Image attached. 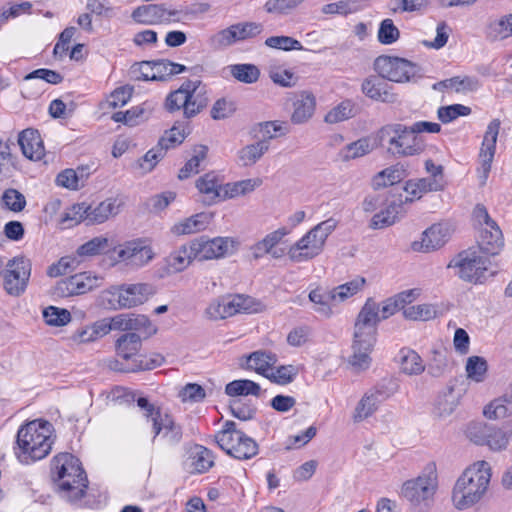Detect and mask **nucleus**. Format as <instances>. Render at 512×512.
<instances>
[{"label":"nucleus","mask_w":512,"mask_h":512,"mask_svg":"<svg viewBox=\"0 0 512 512\" xmlns=\"http://www.w3.org/2000/svg\"><path fill=\"white\" fill-rule=\"evenodd\" d=\"M112 330L138 332L144 338H148L156 333L157 328L151 323L149 318L141 314H118L110 317Z\"/></svg>","instance_id":"aec40b11"},{"label":"nucleus","mask_w":512,"mask_h":512,"mask_svg":"<svg viewBox=\"0 0 512 512\" xmlns=\"http://www.w3.org/2000/svg\"><path fill=\"white\" fill-rule=\"evenodd\" d=\"M488 365L486 360L480 356H470L465 365L467 378L475 383L485 380Z\"/></svg>","instance_id":"6e6d98bb"},{"label":"nucleus","mask_w":512,"mask_h":512,"mask_svg":"<svg viewBox=\"0 0 512 512\" xmlns=\"http://www.w3.org/2000/svg\"><path fill=\"white\" fill-rule=\"evenodd\" d=\"M501 122L499 119H493L487 126L486 132L481 144L479 159L481 167L485 173L491 169V164L496 151V143L500 130Z\"/></svg>","instance_id":"cd10ccee"},{"label":"nucleus","mask_w":512,"mask_h":512,"mask_svg":"<svg viewBox=\"0 0 512 512\" xmlns=\"http://www.w3.org/2000/svg\"><path fill=\"white\" fill-rule=\"evenodd\" d=\"M277 361L278 357L276 354L270 351L258 350L247 356L246 363L248 369L254 370L256 373L267 378Z\"/></svg>","instance_id":"f704fd0d"},{"label":"nucleus","mask_w":512,"mask_h":512,"mask_svg":"<svg viewBox=\"0 0 512 512\" xmlns=\"http://www.w3.org/2000/svg\"><path fill=\"white\" fill-rule=\"evenodd\" d=\"M268 75L274 84L285 88L295 86L298 81V77L293 71L277 65H271L269 67Z\"/></svg>","instance_id":"e2e57ef3"},{"label":"nucleus","mask_w":512,"mask_h":512,"mask_svg":"<svg viewBox=\"0 0 512 512\" xmlns=\"http://www.w3.org/2000/svg\"><path fill=\"white\" fill-rule=\"evenodd\" d=\"M89 210L90 206L84 202L74 204L62 214L60 222L65 227H73L82 221L89 223Z\"/></svg>","instance_id":"3c124183"},{"label":"nucleus","mask_w":512,"mask_h":512,"mask_svg":"<svg viewBox=\"0 0 512 512\" xmlns=\"http://www.w3.org/2000/svg\"><path fill=\"white\" fill-rule=\"evenodd\" d=\"M196 89L190 92L187 97V103L184 107V115L186 118H192L206 107L208 99L204 96L201 81L196 80Z\"/></svg>","instance_id":"09e8293b"},{"label":"nucleus","mask_w":512,"mask_h":512,"mask_svg":"<svg viewBox=\"0 0 512 512\" xmlns=\"http://www.w3.org/2000/svg\"><path fill=\"white\" fill-rule=\"evenodd\" d=\"M190 129L184 123H175V125L160 138L159 146H162L166 151L171 147L181 144L186 136L189 134Z\"/></svg>","instance_id":"603ef678"},{"label":"nucleus","mask_w":512,"mask_h":512,"mask_svg":"<svg viewBox=\"0 0 512 512\" xmlns=\"http://www.w3.org/2000/svg\"><path fill=\"white\" fill-rule=\"evenodd\" d=\"M464 395V390L457 388L455 384L448 385L438 395L434 405V415L440 419H445L452 415L460 404Z\"/></svg>","instance_id":"bb28decb"},{"label":"nucleus","mask_w":512,"mask_h":512,"mask_svg":"<svg viewBox=\"0 0 512 512\" xmlns=\"http://www.w3.org/2000/svg\"><path fill=\"white\" fill-rule=\"evenodd\" d=\"M487 37L492 41H501L512 37V13L492 21L487 28Z\"/></svg>","instance_id":"c03bdc74"},{"label":"nucleus","mask_w":512,"mask_h":512,"mask_svg":"<svg viewBox=\"0 0 512 512\" xmlns=\"http://www.w3.org/2000/svg\"><path fill=\"white\" fill-rule=\"evenodd\" d=\"M337 221L329 218L320 222L297 242L290 246L287 254L289 259L295 263L309 261L322 253L326 240L336 229Z\"/></svg>","instance_id":"39448f33"},{"label":"nucleus","mask_w":512,"mask_h":512,"mask_svg":"<svg viewBox=\"0 0 512 512\" xmlns=\"http://www.w3.org/2000/svg\"><path fill=\"white\" fill-rule=\"evenodd\" d=\"M261 184L259 179H246L224 185V199L235 198L252 192Z\"/></svg>","instance_id":"052dcab7"},{"label":"nucleus","mask_w":512,"mask_h":512,"mask_svg":"<svg viewBox=\"0 0 512 512\" xmlns=\"http://www.w3.org/2000/svg\"><path fill=\"white\" fill-rule=\"evenodd\" d=\"M56 441L52 423L44 419H34L22 424L16 434L13 452L19 463L34 464L46 458Z\"/></svg>","instance_id":"f03ea898"},{"label":"nucleus","mask_w":512,"mask_h":512,"mask_svg":"<svg viewBox=\"0 0 512 512\" xmlns=\"http://www.w3.org/2000/svg\"><path fill=\"white\" fill-rule=\"evenodd\" d=\"M309 299L315 305L314 310L317 313L326 317L332 314V304H336L332 298V289L327 291L321 289L312 290L309 293Z\"/></svg>","instance_id":"864d4df0"},{"label":"nucleus","mask_w":512,"mask_h":512,"mask_svg":"<svg viewBox=\"0 0 512 512\" xmlns=\"http://www.w3.org/2000/svg\"><path fill=\"white\" fill-rule=\"evenodd\" d=\"M453 231L449 222L435 223L422 233L421 240L412 243V249L417 252L437 250L448 242Z\"/></svg>","instance_id":"a211bd4d"},{"label":"nucleus","mask_w":512,"mask_h":512,"mask_svg":"<svg viewBox=\"0 0 512 512\" xmlns=\"http://www.w3.org/2000/svg\"><path fill=\"white\" fill-rule=\"evenodd\" d=\"M391 395L392 392L386 391L384 386L380 385L368 390L354 409L353 421L359 423L372 416L378 410L380 404Z\"/></svg>","instance_id":"5701e85b"},{"label":"nucleus","mask_w":512,"mask_h":512,"mask_svg":"<svg viewBox=\"0 0 512 512\" xmlns=\"http://www.w3.org/2000/svg\"><path fill=\"white\" fill-rule=\"evenodd\" d=\"M210 223V216L198 213L175 223L170 232L175 236L189 235L204 231Z\"/></svg>","instance_id":"473e14b6"},{"label":"nucleus","mask_w":512,"mask_h":512,"mask_svg":"<svg viewBox=\"0 0 512 512\" xmlns=\"http://www.w3.org/2000/svg\"><path fill=\"white\" fill-rule=\"evenodd\" d=\"M103 284V277L91 271L79 272L59 280L54 295L67 298L86 294Z\"/></svg>","instance_id":"2eb2a0df"},{"label":"nucleus","mask_w":512,"mask_h":512,"mask_svg":"<svg viewBox=\"0 0 512 512\" xmlns=\"http://www.w3.org/2000/svg\"><path fill=\"white\" fill-rule=\"evenodd\" d=\"M491 480V466L484 460L469 465L456 480L452 490V503L458 510L477 504L486 494Z\"/></svg>","instance_id":"7ed1b4c3"},{"label":"nucleus","mask_w":512,"mask_h":512,"mask_svg":"<svg viewBox=\"0 0 512 512\" xmlns=\"http://www.w3.org/2000/svg\"><path fill=\"white\" fill-rule=\"evenodd\" d=\"M400 39V31L393 20L386 18L379 24L377 40L382 45H392Z\"/></svg>","instance_id":"69168bd1"},{"label":"nucleus","mask_w":512,"mask_h":512,"mask_svg":"<svg viewBox=\"0 0 512 512\" xmlns=\"http://www.w3.org/2000/svg\"><path fill=\"white\" fill-rule=\"evenodd\" d=\"M473 225L477 230L479 250L487 255H497L504 247L503 233L497 222L491 218L486 207L478 204L472 213Z\"/></svg>","instance_id":"0eeeda50"},{"label":"nucleus","mask_w":512,"mask_h":512,"mask_svg":"<svg viewBox=\"0 0 512 512\" xmlns=\"http://www.w3.org/2000/svg\"><path fill=\"white\" fill-rule=\"evenodd\" d=\"M155 293L152 285L147 283H137L123 285L121 287L112 286L106 289L104 297L117 296V299H109L111 307L120 306L123 308H131L143 304L150 296Z\"/></svg>","instance_id":"dca6fc26"},{"label":"nucleus","mask_w":512,"mask_h":512,"mask_svg":"<svg viewBox=\"0 0 512 512\" xmlns=\"http://www.w3.org/2000/svg\"><path fill=\"white\" fill-rule=\"evenodd\" d=\"M141 335L138 332L125 333L116 341V352L119 357L130 361L126 366L118 368L123 372H138L152 370L162 365L164 358L160 354L138 355L142 346Z\"/></svg>","instance_id":"423d86ee"},{"label":"nucleus","mask_w":512,"mask_h":512,"mask_svg":"<svg viewBox=\"0 0 512 512\" xmlns=\"http://www.w3.org/2000/svg\"><path fill=\"white\" fill-rule=\"evenodd\" d=\"M177 10L167 9L161 4H147L137 7L131 14L132 19L144 25H158L176 21Z\"/></svg>","instance_id":"412c9836"},{"label":"nucleus","mask_w":512,"mask_h":512,"mask_svg":"<svg viewBox=\"0 0 512 512\" xmlns=\"http://www.w3.org/2000/svg\"><path fill=\"white\" fill-rule=\"evenodd\" d=\"M154 257L155 252L145 238L125 241L109 251V260L113 266L123 264L131 269H140L148 265Z\"/></svg>","instance_id":"6e6552de"},{"label":"nucleus","mask_w":512,"mask_h":512,"mask_svg":"<svg viewBox=\"0 0 512 512\" xmlns=\"http://www.w3.org/2000/svg\"><path fill=\"white\" fill-rule=\"evenodd\" d=\"M269 146V141L262 139L242 147L237 153L240 165L244 167L254 165L269 150Z\"/></svg>","instance_id":"4c0bfd02"},{"label":"nucleus","mask_w":512,"mask_h":512,"mask_svg":"<svg viewBox=\"0 0 512 512\" xmlns=\"http://www.w3.org/2000/svg\"><path fill=\"white\" fill-rule=\"evenodd\" d=\"M208 153L207 146L197 145L193 148L192 157L180 169L179 179H187L193 174H197L200 170L201 163L206 159Z\"/></svg>","instance_id":"de8ad7c7"},{"label":"nucleus","mask_w":512,"mask_h":512,"mask_svg":"<svg viewBox=\"0 0 512 512\" xmlns=\"http://www.w3.org/2000/svg\"><path fill=\"white\" fill-rule=\"evenodd\" d=\"M355 105L353 101L346 99L333 107L324 117L329 124H336L354 116Z\"/></svg>","instance_id":"13d9d810"},{"label":"nucleus","mask_w":512,"mask_h":512,"mask_svg":"<svg viewBox=\"0 0 512 512\" xmlns=\"http://www.w3.org/2000/svg\"><path fill=\"white\" fill-rule=\"evenodd\" d=\"M152 429L153 442L160 440L166 445L174 446L179 444L183 437L182 427L167 413L156 415Z\"/></svg>","instance_id":"4be33fe9"},{"label":"nucleus","mask_w":512,"mask_h":512,"mask_svg":"<svg viewBox=\"0 0 512 512\" xmlns=\"http://www.w3.org/2000/svg\"><path fill=\"white\" fill-rule=\"evenodd\" d=\"M290 233L286 227H280L267 235L251 247L252 255L255 259H260L269 254L277 259L283 255V250H277L276 246L280 244L285 236Z\"/></svg>","instance_id":"a878e982"},{"label":"nucleus","mask_w":512,"mask_h":512,"mask_svg":"<svg viewBox=\"0 0 512 512\" xmlns=\"http://www.w3.org/2000/svg\"><path fill=\"white\" fill-rule=\"evenodd\" d=\"M365 284L366 279L364 277L357 276L351 281L333 288L332 298L336 304L342 303L362 291Z\"/></svg>","instance_id":"79ce46f5"},{"label":"nucleus","mask_w":512,"mask_h":512,"mask_svg":"<svg viewBox=\"0 0 512 512\" xmlns=\"http://www.w3.org/2000/svg\"><path fill=\"white\" fill-rule=\"evenodd\" d=\"M195 257L191 254V244L181 245L164 258V266L161 270V277L184 271Z\"/></svg>","instance_id":"c85d7f7f"},{"label":"nucleus","mask_w":512,"mask_h":512,"mask_svg":"<svg viewBox=\"0 0 512 512\" xmlns=\"http://www.w3.org/2000/svg\"><path fill=\"white\" fill-rule=\"evenodd\" d=\"M365 340L366 338L364 337L354 336L352 344V355L349 358V363L358 371L366 370L370 367V354L376 342V340H372L368 343Z\"/></svg>","instance_id":"2f4dec72"},{"label":"nucleus","mask_w":512,"mask_h":512,"mask_svg":"<svg viewBox=\"0 0 512 512\" xmlns=\"http://www.w3.org/2000/svg\"><path fill=\"white\" fill-rule=\"evenodd\" d=\"M362 93L373 101L382 103H395L398 96L393 92L391 85L379 74L366 77L361 84Z\"/></svg>","instance_id":"b1692460"},{"label":"nucleus","mask_w":512,"mask_h":512,"mask_svg":"<svg viewBox=\"0 0 512 512\" xmlns=\"http://www.w3.org/2000/svg\"><path fill=\"white\" fill-rule=\"evenodd\" d=\"M83 172V169L78 171L65 169L57 175L56 184L69 190H78L84 185L85 179Z\"/></svg>","instance_id":"bf43d9fd"},{"label":"nucleus","mask_w":512,"mask_h":512,"mask_svg":"<svg viewBox=\"0 0 512 512\" xmlns=\"http://www.w3.org/2000/svg\"><path fill=\"white\" fill-rule=\"evenodd\" d=\"M258 304L245 295H227L214 299L206 308V315L212 320L225 319L237 313L256 312Z\"/></svg>","instance_id":"f8f14e48"},{"label":"nucleus","mask_w":512,"mask_h":512,"mask_svg":"<svg viewBox=\"0 0 512 512\" xmlns=\"http://www.w3.org/2000/svg\"><path fill=\"white\" fill-rule=\"evenodd\" d=\"M471 440L479 445L486 444L493 451L505 449L509 441L504 431L495 428H485L481 436H471Z\"/></svg>","instance_id":"58836bf2"},{"label":"nucleus","mask_w":512,"mask_h":512,"mask_svg":"<svg viewBox=\"0 0 512 512\" xmlns=\"http://www.w3.org/2000/svg\"><path fill=\"white\" fill-rule=\"evenodd\" d=\"M237 43L232 25L219 30L208 38V44L213 50H224Z\"/></svg>","instance_id":"0e129e2a"},{"label":"nucleus","mask_w":512,"mask_h":512,"mask_svg":"<svg viewBox=\"0 0 512 512\" xmlns=\"http://www.w3.org/2000/svg\"><path fill=\"white\" fill-rule=\"evenodd\" d=\"M400 369L406 375H420L425 370L420 355L414 350L403 348L399 352Z\"/></svg>","instance_id":"a19ab883"},{"label":"nucleus","mask_w":512,"mask_h":512,"mask_svg":"<svg viewBox=\"0 0 512 512\" xmlns=\"http://www.w3.org/2000/svg\"><path fill=\"white\" fill-rule=\"evenodd\" d=\"M299 373V369L295 365L273 366L267 379L278 385H287L294 381Z\"/></svg>","instance_id":"680f3d73"},{"label":"nucleus","mask_w":512,"mask_h":512,"mask_svg":"<svg viewBox=\"0 0 512 512\" xmlns=\"http://www.w3.org/2000/svg\"><path fill=\"white\" fill-rule=\"evenodd\" d=\"M111 250L110 240L105 236H97L80 245L77 248L76 253L79 257L89 258L98 256L105 252L109 254V251Z\"/></svg>","instance_id":"37998d69"},{"label":"nucleus","mask_w":512,"mask_h":512,"mask_svg":"<svg viewBox=\"0 0 512 512\" xmlns=\"http://www.w3.org/2000/svg\"><path fill=\"white\" fill-rule=\"evenodd\" d=\"M215 439L219 447L235 459L248 460L258 454L255 440L238 430L233 421H226Z\"/></svg>","instance_id":"1a4fd4ad"},{"label":"nucleus","mask_w":512,"mask_h":512,"mask_svg":"<svg viewBox=\"0 0 512 512\" xmlns=\"http://www.w3.org/2000/svg\"><path fill=\"white\" fill-rule=\"evenodd\" d=\"M225 393L231 397L237 396H256L261 393L259 384L248 379H239L229 382L225 387Z\"/></svg>","instance_id":"a18cd8bd"},{"label":"nucleus","mask_w":512,"mask_h":512,"mask_svg":"<svg viewBox=\"0 0 512 512\" xmlns=\"http://www.w3.org/2000/svg\"><path fill=\"white\" fill-rule=\"evenodd\" d=\"M191 467L197 473H203L213 466V456L209 449L196 446L191 452Z\"/></svg>","instance_id":"4d7b16f0"},{"label":"nucleus","mask_w":512,"mask_h":512,"mask_svg":"<svg viewBox=\"0 0 512 512\" xmlns=\"http://www.w3.org/2000/svg\"><path fill=\"white\" fill-rule=\"evenodd\" d=\"M437 488V466L435 462H429L417 478L403 483L401 496L413 504H420L433 498Z\"/></svg>","instance_id":"9d476101"},{"label":"nucleus","mask_w":512,"mask_h":512,"mask_svg":"<svg viewBox=\"0 0 512 512\" xmlns=\"http://www.w3.org/2000/svg\"><path fill=\"white\" fill-rule=\"evenodd\" d=\"M444 189V181L441 178L424 177L418 179H411L405 183L404 191L406 197L404 202L412 203L419 200L429 192L441 191Z\"/></svg>","instance_id":"393cba45"},{"label":"nucleus","mask_w":512,"mask_h":512,"mask_svg":"<svg viewBox=\"0 0 512 512\" xmlns=\"http://www.w3.org/2000/svg\"><path fill=\"white\" fill-rule=\"evenodd\" d=\"M441 126L435 122L417 121L411 125L389 123L376 132L379 146L396 157H412L425 150V141L421 133H439Z\"/></svg>","instance_id":"f257e3e1"},{"label":"nucleus","mask_w":512,"mask_h":512,"mask_svg":"<svg viewBox=\"0 0 512 512\" xmlns=\"http://www.w3.org/2000/svg\"><path fill=\"white\" fill-rule=\"evenodd\" d=\"M379 142L377 138L363 137L344 146L340 151L342 161H350L368 155L377 146Z\"/></svg>","instance_id":"c9c22d12"},{"label":"nucleus","mask_w":512,"mask_h":512,"mask_svg":"<svg viewBox=\"0 0 512 512\" xmlns=\"http://www.w3.org/2000/svg\"><path fill=\"white\" fill-rule=\"evenodd\" d=\"M481 253L475 248L464 250L450 261L448 267L456 269V274L464 281L481 283L486 279L490 265L489 258Z\"/></svg>","instance_id":"9b49d317"},{"label":"nucleus","mask_w":512,"mask_h":512,"mask_svg":"<svg viewBox=\"0 0 512 512\" xmlns=\"http://www.w3.org/2000/svg\"><path fill=\"white\" fill-rule=\"evenodd\" d=\"M374 67L382 78L396 83L410 82L418 73L417 66L411 61L387 55L377 57Z\"/></svg>","instance_id":"ddd939ff"},{"label":"nucleus","mask_w":512,"mask_h":512,"mask_svg":"<svg viewBox=\"0 0 512 512\" xmlns=\"http://www.w3.org/2000/svg\"><path fill=\"white\" fill-rule=\"evenodd\" d=\"M191 254L198 261L224 258L235 248V240L230 237L207 238L201 236L190 242Z\"/></svg>","instance_id":"f3484780"},{"label":"nucleus","mask_w":512,"mask_h":512,"mask_svg":"<svg viewBox=\"0 0 512 512\" xmlns=\"http://www.w3.org/2000/svg\"><path fill=\"white\" fill-rule=\"evenodd\" d=\"M31 269V262L24 257L10 259L2 273L5 292L15 297L22 295L27 288Z\"/></svg>","instance_id":"4468645a"},{"label":"nucleus","mask_w":512,"mask_h":512,"mask_svg":"<svg viewBox=\"0 0 512 512\" xmlns=\"http://www.w3.org/2000/svg\"><path fill=\"white\" fill-rule=\"evenodd\" d=\"M196 86V82H184L178 90L171 92L167 96L165 103L166 109L170 112L179 110L181 108L184 109L185 103H187L188 94L193 92V90L196 89Z\"/></svg>","instance_id":"49530a36"},{"label":"nucleus","mask_w":512,"mask_h":512,"mask_svg":"<svg viewBox=\"0 0 512 512\" xmlns=\"http://www.w3.org/2000/svg\"><path fill=\"white\" fill-rule=\"evenodd\" d=\"M230 74L239 82L245 84L256 83L260 78L259 68L250 63L233 64L228 66Z\"/></svg>","instance_id":"8fccbe9b"},{"label":"nucleus","mask_w":512,"mask_h":512,"mask_svg":"<svg viewBox=\"0 0 512 512\" xmlns=\"http://www.w3.org/2000/svg\"><path fill=\"white\" fill-rule=\"evenodd\" d=\"M165 152L163 147L158 144L156 147L147 151L146 154L136 162L135 168L143 174L151 172L159 160L164 157Z\"/></svg>","instance_id":"338daca9"},{"label":"nucleus","mask_w":512,"mask_h":512,"mask_svg":"<svg viewBox=\"0 0 512 512\" xmlns=\"http://www.w3.org/2000/svg\"><path fill=\"white\" fill-rule=\"evenodd\" d=\"M293 113L291 121L294 124H303L307 122L315 112L316 98L309 91H301L296 95L293 102Z\"/></svg>","instance_id":"7c9ffc66"},{"label":"nucleus","mask_w":512,"mask_h":512,"mask_svg":"<svg viewBox=\"0 0 512 512\" xmlns=\"http://www.w3.org/2000/svg\"><path fill=\"white\" fill-rule=\"evenodd\" d=\"M18 143L23 155L30 160H41L45 154L43 141L37 130H23L19 134Z\"/></svg>","instance_id":"c756f323"},{"label":"nucleus","mask_w":512,"mask_h":512,"mask_svg":"<svg viewBox=\"0 0 512 512\" xmlns=\"http://www.w3.org/2000/svg\"><path fill=\"white\" fill-rule=\"evenodd\" d=\"M484 415L489 419H502L512 415V401L496 399L485 409Z\"/></svg>","instance_id":"774afa93"},{"label":"nucleus","mask_w":512,"mask_h":512,"mask_svg":"<svg viewBox=\"0 0 512 512\" xmlns=\"http://www.w3.org/2000/svg\"><path fill=\"white\" fill-rule=\"evenodd\" d=\"M52 473L63 498L73 502L85 495L88 480L77 457L70 453L56 455L52 460Z\"/></svg>","instance_id":"20e7f679"},{"label":"nucleus","mask_w":512,"mask_h":512,"mask_svg":"<svg viewBox=\"0 0 512 512\" xmlns=\"http://www.w3.org/2000/svg\"><path fill=\"white\" fill-rule=\"evenodd\" d=\"M380 320L379 305L373 299H367L357 316L354 336L364 337L368 343L376 340L377 324Z\"/></svg>","instance_id":"6ab92c4d"},{"label":"nucleus","mask_w":512,"mask_h":512,"mask_svg":"<svg viewBox=\"0 0 512 512\" xmlns=\"http://www.w3.org/2000/svg\"><path fill=\"white\" fill-rule=\"evenodd\" d=\"M120 212V203L116 198H107L99 203L95 208L89 210V224H101L110 217L116 216Z\"/></svg>","instance_id":"ea45409f"},{"label":"nucleus","mask_w":512,"mask_h":512,"mask_svg":"<svg viewBox=\"0 0 512 512\" xmlns=\"http://www.w3.org/2000/svg\"><path fill=\"white\" fill-rule=\"evenodd\" d=\"M405 204L402 198L390 201L385 210L373 216L372 226L378 229L392 225L405 212Z\"/></svg>","instance_id":"e433bc0d"},{"label":"nucleus","mask_w":512,"mask_h":512,"mask_svg":"<svg viewBox=\"0 0 512 512\" xmlns=\"http://www.w3.org/2000/svg\"><path fill=\"white\" fill-rule=\"evenodd\" d=\"M198 191L208 200V204L215 202L217 199H224V185L214 172L206 173L196 181Z\"/></svg>","instance_id":"72a5a7b5"},{"label":"nucleus","mask_w":512,"mask_h":512,"mask_svg":"<svg viewBox=\"0 0 512 512\" xmlns=\"http://www.w3.org/2000/svg\"><path fill=\"white\" fill-rule=\"evenodd\" d=\"M403 316L411 321H429L437 316V308L433 304H419L408 306L403 310Z\"/></svg>","instance_id":"5fc2aeb1"}]
</instances>
